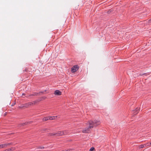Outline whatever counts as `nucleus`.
<instances>
[{"label": "nucleus", "instance_id": "nucleus-6", "mask_svg": "<svg viewBox=\"0 0 151 151\" xmlns=\"http://www.w3.org/2000/svg\"><path fill=\"white\" fill-rule=\"evenodd\" d=\"M11 143H9L0 145V148L6 147L8 145H11Z\"/></svg>", "mask_w": 151, "mask_h": 151}, {"label": "nucleus", "instance_id": "nucleus-16", "mask_svg": "<svg viewBox=\"0 0 151 151\" xmlns=\"http://www.w3.org/2000/svg\"><path fill=\"white\" fill-rule=\"evenodd\" d=\"M145 145H146V147L150 146L149 143H147L145 144Z\"/></svg>", "mask_w": 151, "mask_h": 151}, {"label": "nucleus", "instance_id": "nucleus-27", "mask_svg": "<svg viewBox=\"0 0 151 151\" xmlns=\"http://www.w3.org/2000/svg\"><path fill=\"white\" fill-rule=\"evenodd\" d=\"M137 113L138 112H137V113H136V114H137Z\"/></svg>", "mask_w": 151, "mask_h": 151}, {"label": "nucleus", "instance_id": "nucleus-23", "mask_svg": "<svg viewBox=\"0 0 151 151\" xmlns=\"http://www.w3.org/2000/svg\"><path fill=\"white\" fill-rule=\"evenodd\" d=\"M136 110L137 111L138 110V109L137 108H136Z\"/></svg>", "mask_w": 151, "mask_h": 151}, {"label": "nucleus", "instance_id": "nucleus-25", "mask_svg": "<svg viewBox=\"0 0 151 151\" xmlns=\"http://www.w3.org/2000/svg\"><path fill=\"white\" fill-rule=\"evenodd\" d=\"M62 151H66V150H63Z\"/></svg>", "mask_w": 151, "mask_h": 151}, {"label": "nucleus", "instance_id": "nucleus-12", "mask_svg": "<svg viewBox=\"0 0 151 151\" xmlns=\"http://www.w3.org/2000/svg\"><path fill=\"white\" fill-rule=\"evenodd\" d=\"M55 133H50L49 134V136H56V134H55Z\"/></svg>", "mask_w": 151, "mask_h": 151}, {"label": "nucleus", "instance_id": "nucleus-4", "mask_svg": "<svg viewBox=\"0 0 151 151\" xmlns=\"http://www.w3.org/2000/svg\"><path fill=\"white\" fill-rule=\"evenodd\" d=\"M78 66L77 65H75L71 68V72L72 73H74L78 70Z\"/></svg>", "mask_w": 151, "mask_h": 151}, {"label": "nucleus", "instance_id": "nucleus-15", "mask_svg": "<svg viewBox=\"0 0 151 151\" xmlns=\"http://www.w3.org/2000/svg\"><path fill=\"white\" fill-rule=\"evenodd\" d=\"M73 150L72 149H70L67 150H66V151H73Z\"/></svg>", "mask_w": 151, "mask_h": 151}, {"label": "nucleus", "instance_id": "nucleus-24", "mask_svg": "<svg viewBox=\"0 0 151 151\" xmlns=\"http://www.w3.org/2000/svg\"><path fill=\"white\" fill-rule=\"evenodd\" d=\"M150 145H151V142L149 143Z\"/></svg>", "mask_w": 151, "mask_h": 151}, {"label": "nucleus", "instance_id": "nucleus-18", "mask_svg": "<svg viewBox=\"0 0 151 151\" xmlns=\"http://www.w3.org/2000/svg\"><path fill=\"white\" fill-rule=\"evenodd\" d=\"M39 149H44V147H40L39 148Z\"/></svg>", "mask_w": 151, "mask_h": 151}, {"label": "nucleus", "instance_id": "nucleus-20", "mask_svg": "<svg viewBox=\"0 0 151 151\" xmlns=\"http://www.w3.org/2000/svg\"><path fill=\"white\" fill-rule=\"evenodd\" d=\"M7 150H8V151H11V150H12V149H7Z\"/></svg>", "mask_w": 151, "mask_h": 151}, {"label": "nucleus", "instance_id": "nucleus-8", "mask_svg": "<svg viewBox=\"0 0 151 151\" xmlns=\"http://www.w3.org/2000/svg\"><path fill=\"white\" fill-rule=\"evenodd\" d=\"M32 122H26L24 123H22L21 124H19V127H20L21 126H24L25 125H27V124H31Z\"/></svg>", "mask_w": 151, "mask_h": 151}, {"label": "nucleus", "instance_id": "nucleus-17", "mask_svg": "<svg viewBox=\"0 0 151 151\" xmlns=\"http://www.w3.org/2000/svg\"><path fill=\"white\" fill-rule=\"evenodd\" d=\"M11 149H12L11 151H13L15 149V147H12Z\"/></svg>", "mask_w": 151, "mask_h": 151}, {"label": "nucleus", "instance_id": "nucleus-10", "mask_svg": "<svg viewBox=\"0 0 151 151\" xmlns=\"http://www.w3.org/2000/svg\"><path fill=\"white\" fill-rule=\"evenodd\" d=\"M146 147V145H145V144L144 145H141L139 146V148H142L143 147Z\"/></svg>", "mask_w": 151, "mask_h": 151}, {"label": "nucleus", "instance_id": "nucleus-5", "mask_svg": "<svg viewBox=\"0 0 151 151\" xmlns=\"http://www.w3.org/2000/svg\"><path fill=\"white\" fill-rule=\"evenodd\" d=\"M63 132H62V131H59L54 134H56V136H59L63 135Z\"/></svg>", "mask_w": 151, "mask_h": 151}, {"label": "nucleus", "instance_id": "nucleus-3", "mask_svg": "<svg viewBox=\"0 0 151 151\" xmlns=\"http://www.w3.org/2000/svg\"><path fill=\"white\" fill-rule=\"evenodd\" d=\"M57 116H48L44 117L42 120L43 121H46L48 120H52L53 119H55L56 118Z\"/></svg>", "mask_w": 151, "mask_h": 151}, {"label": "nucleus", "instance_id": "nucleus-21", "mask_svg": "<svg viewBox=\"0 0 151 151\" xmlns=\"http://www.w3.org/2000/svg\"><path fill=\"white\" fill-rule=\"evenodd\" d=\"M46 98V97H42V99H45Z\"/></svg>", "mask_w": 151, "mask_h": 151}, {"label": "nucleus", "instance_id": "nucleus-9", "mask_svg": "<svg viewBox=\"0 0 151 151\" xmlns=\"http://www.w3.org/2000/svg\"><path fill=\"white\" fill-rule=\"evenodd\" d=\"M31 105H32L31 102H30L24 104L23 107L27 108Z\"/></svg>", "mask_w": 151, "mask_h": 151}, {"label": "nucleus", "instance_id": "nucleus-1", "mask_svg": "<svg viewBox=\"0 0 151 151\" xmlns=\"http://www.w3.org/2000/svg\"><path fill=\"white\" fill-rule=\"evenodd\" d=\"M92 123V122H88V124H87V125H88V128H86L84 129L82 131V132L85 133H89L90 131V129L93 128V126L91 125Z\"/></svg>", "mask_w": 151, "mask_h": 151}, {"label": "nucleus", "instance_id": "nucleus-14", "mask_svg": "<svg viewBox=\"0 0 151 151\" xmlns=\"http://www.w3.org/2000/svg\"><path fill=\"white\" fill-rule=\"evenodd\" d=\"M37 102V101H33L31 102L32 105H34Z\"/></svg>", "mask_w": 151, "mask_h": 151}, {"label": "nucleus", "instance_id": "nucleus-11", "mask_svg": "<svg viewBox=\"0 0 151 151\" xmlns=\"http://www.w3.org/2000/svg\"><path fill=\"white\" fill-rule=\"evenodd\" d=\"M62 132H63V135H66L68 133V131L66 130L62 131Z\"/></svg>", "mask_w": 151, "mask_h": 151}, {"label": "nucleus", "instance_id": "nucleus-22", "mask_svg": "<svg viewBox=\"0 0 151 151\" xmlns=\"http://www.w3.org/2000/svg\"><path fill=\"white\" fill-rule=\"evenodd\" d=\"M4 151H8V150H7V149H6V150H5Z\"/></svg>", "mask_w": 151, "mask_h": 151}, {"label": "nucleus", "instance_id": "nucleus-19", "mask_svg": "<svg viewBox=\"0 0 151 151\" xmlns=\"http://www.w3.org/2000/svg\"><path fill=\"white\" fill-rule=\"evenodd\" d=\"M151 22V18L150 19L149 21V23H150Z\"/></svg>", "mask_w": 151, "mask_h": 151}, {"label": "nucleus", "instance_id": "nucleus-26", "mask_svg": "<svg viewBox=\"0 0 151 151\" xmlns=\"http://www.w3.org/2000/svg\"><path fill=\"white\" fill-rule=\"evenodd\" d=\"M22 95H24V93H23V94H22Z\"/></svg>", "mask_w": 151, "mask_h": 151}, {"label": "nucleus", "instance_id": "nucleus-2", "mask_svg": "<svg viewBox=\"0 0 151 151\" xmlns=\"http://www.w3.org/2000/svg\"><path fill=\"white\" fill-rule=\"evenodd\" d=\"M89 122H92L91 125L93 126V127H96L98 125H100L101 123V122L99 120H95L94 121L91 120Z\"/></svg>", "mask_w": 151, "mask_h": 151}, {"label": "nucleus", "instance_id": "nucleus-13", "mask_svg": "<svg viewBox=\"0 0 151 151\" xmlns=\"http://www.w3.org/2000/svg\"><path fill=\"white\" fill-rule=\"evenodd\" d=\"M89 151H95V150L94 147H92L90 149Z\"/></svg>", "mask_w": 151, "mask_h": 151}, {"label": "nucleus", "instance_id": "nucleus-7", "mask_svg": "<svg viewBox=\"0 0 151 151\" xmlns=\"http://www.w3.org/2000/svg\"><path fill=\"white\" fill-rule=\"evenodd\" d=\"M54 94L57 95H60L61 94V91L58 90H56L55 91Z\"/></svg>", "mask_w": 151, "mask_h": 151}]
</instances>
